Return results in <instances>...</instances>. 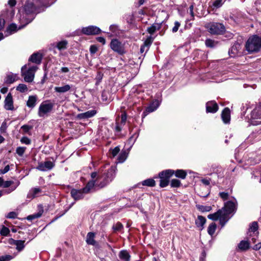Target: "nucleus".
I'll return each instance as SVG.
<instances>
[{
  "label": "nucleus",
  "instance_id": "39",
  "mask_svg": "<svg viewBox=\"0 0 261 261\" xmlns=\"http://www.w3.org/2000/svg\"><path fill=\"white\" fill-rule=\"evenodd\" d=\"M16 90L21 93H24L28 90V87L26 85L23 84H19L16 87Z\"/></svg>",
  "mask_w": 261,
  "mask_h": 261
},
{
  "label": "nucleus",
  "instance_id": "63",
  "mask_svg": "<svg viewBox=\"0 0 261 261\" xmlns=\"http://www.w3.org/2000/svg\"><path fill=\"white\" fill-rule=\"evenodd\" d=\"M260 248H261V243L260 242L257 243V244H256L255 245H254L253 247V249L254 250H258Z\"/></svg>",
  "mask_w": 261,
  "mask_h": 261
},
{
  "label": "nucleus",
  "instance_id": "52",
  "mask_svg": "<svg viewBox=\"0 0 261 261\" xmlns=\"http://www.w3.org/2000/svg\"><path fill=\"white\" fill-rule=\"evenodd\" d=\"M17 214L14 212H11L8 214L6 216L7 218L9 219H14L17 217Z\"/></svg>",
  "mask_w": 261,
  "mask_h": 261
},
{
  "label": "nucleus",
  "instance_id": "48",
  "mask_svg": "<svg viewBox=\"0 0 261 261\" xmlns=\"http://www.w3.org/2000/svg\"><path fill=\"white\" fill-rule=\"evenodd\" d=\"M26 149V147H19L16 149V153L20 156H22L25 150Z\"/></svg>",
  "mask_w": 261,
  "mask_h": 261
},
{
  "label": "nucleus",
  "instance_id": "38",
  "mask_svg": "<svg viewBox=\"0 0 261 261\" xmlns=\"http://www.w3.org/2000/svg\"><path fill=\"white\" fill-rule=\"evenodd\" d=\"M216 229V225L215 223H211L208 227L207 232L208 233L212 236Z\"/></svg>",
  "mask_w": 261,
  "mask_h": 261
},
{
  "label": "nucleus",
  "instance_id": "7",
  "mask_svg": "<svg viewBox=\"0 0 261 261\" xmlns=\"http://www.w3.org/2000/svg\"><path fill=\"white\" fill-rule=\"evenodd\" d=\"M174 174V171L166 170L160 173V186L162 188L166 187L169 184V178Z\"/></svg>",
  "mask_w": 261,
  "mask_h": 261
},
{
  "label": "nucleus",
  "instance_id": "19",
  "mask_svg": "<svg viewBox=\"0 0 261 261\" xmlns=\"http://www.w3.org/2000/svg\"><path fill=\"white\" fill-rule=\"evenodd\" d=\"M160 106V102L158 100L153 101L148 107H147L144 114L146 115L148 113L152 112L156 110Z\"/></svg>",
  "mask_w": 261,
  "mask_h": 261
},
{
  "label": "nucleus",
  "instance_id": "34",
  "mask_svg": "<svg viewBox=\"0 0 261 261\" xmlns=\"http://www.w3.org/2000/svg\"><path fill=\"white\" fill-rule=\"evenodd\" d=\"M43 213V210H40L37 213L29 215L27 217V219L28 220L32 221L35 219L40 217Z\"/></svg>",
  "mask_w": 261,
  "mask_h": 261
},
{
  "label": "nucleus",
  "instance_id": "26",
  "mask_svg": "<svg viewBox=\"0 0 261 261\" xmlns=\"http://www.w3.org/2000/svg\"><path fill=\"white\" fill-rule=\"evenodd\" d=\"M91 178H92V180L96 178V179L99 177V179H98V183H100V182L102 181H106L108 179L107 177L109 176V177L111 176V174L109 173V170L108 171V173L107 174L104 175L103 176L101 177L97 176V173L96 172H92L91 174Z\"/></svg>",
  "mask_w": 261,
  "mask_h": 261
},
{
  "label": "nucleus",
  "instance_id": "1",
  "mask_svg": "<svg viewBox=\"0 0 261 261\" xmlns=\"http://www.w3.org/2000/svg\"><path fill=\"white\" fill-rule=\"evenodd\" d=\"M36 9L32 3H27L24 6L22 10H19V13L17 15L20 24L18 27L15 23L11 24L7 29L6 36L15 33L31 22L35 18Z\"/></svg>",
  "mask_w": 261,
  "mask_h": 261
},
{
  "label": "nucleus",
  "instance_id": "14",
  "mask_svg": "<svg viewBox=\"0 0 261 261\" xmlns=\"http://www.w3.org/2000/svg\"><path fill=\"white\" fill-rule=\"evenodd\" d=\"M4 107L7 110L13 111L14 109L12 94L9 93L5 99Z\"/></svg>",
  "mask_w": 261,
  "mask_h": 261
},
{
  "label": "nucleus",
  "instance_id": "62",
  "mask_svg": "<svg viewBox=\"0 0 261 261\" xmlns=\"http://www.w3.org/2000/svg\"><path fill=\"white\" fill-rule=\"evenodd\" d=\"M96 40H97V41H98L99 42L102 43V44H105V43H106L105 39L103 37H98L96 38Z\"/></svg>",
  "mask_w": 261,
  "mask_h": 261
},
{
  "label": "nucleus",
  "instance_id": "17",
  "mask_svg": "<svg viewBox=\"0 0 261 261\" xmlns=\"http://www.w3.org/2000/svg\"><path fill=\"white\" fill-rule=\"evenodd\" d=\"M96 113L94 110H91L83 113L79 114L76 117L79 119H86L93 117Z\"/></svg>",
  "mask_w": 261,
  "mask_h": 261
},
{
  "label": "nucleus",
  "instance_id": "57",
  "mask_svg": "<svg viewBox=\"0 0 261 261\" xmlns=\"http://www.w3.org/2000/svg\"><path fill=\"white\" fill-rule=\"evenodd\" d=\"M126 115L125 113H123L121 115V123L122 124L124 125L126 121Z\"/></svg>",
  "mask_w": 261,
  "mask_h": 261
},
{
  "label": "nucleus",
  "instance_id": "29",
  "mask_svg": "<svg viewBox=\"0 0 261 261\" xmlns=\"http://www.w3.org/2000/svg\"><path fill=\"white\" fill-rule=\"evenodd\" d=\"M119 257L123 261H129L130 256L126 250H122L119 253Z\"/></svg>",
  "mask_w": 261,
  "mask_h": 261
},
{
  "label": "nucleus",
  "instance_id": "18",
  "mask_svg": "<svg viewBox=\"0 0 261 261\" xmlns=\"http://www.w3.org/2000/svg\"><path fill=\"white\" fill-rule=\"evenodd\" d=\"M258 224L256 222H252L250 225L248 230L249 236H252L253 234H255L256 237H257L258 234Z\"/></svg>",
  "mask_w": 261,
  "mask_h": 261
},
{
  "label": "nucleus",
  "instance_id": "53",
  "mask_svg": "<svg viewBox=\"0 0 261 261\" xmlns=\"http://www.w3.org/2000/svg\"><path fill=\"white\" fill-rule=\"evenodd\" d=\"M13 184V181H11V180L4 181L2 186L4 188H8V187H9Z\"/></svg>",
  "mask_w": 261,
  "mask_h": 261
},
{
  "label": "nucleus",
  "instance_id": "54",
  "mask_svg": "<svg viewBox=\"0 0 261 261\" xmlns=\"http://www.w3.org/2000/svg\"><path fill=\"white\" fill-rule=\"evenodd\" d=\"M110 30L115 34H117L118 31V27L116 25H111L110 27Z\"/></svg>",
  "mask_w": 261,
  "mask_h": 261
},
{
  "label": "nucleus",
  "instance_id": "13",
  "mask_svg": "<svg viewBox=\"0 0 261 261\" xmlns=\"http://www.w3.org/2000/svg\"><path fill=\"white\" fill-rule=\"evenodd\" d=\"M55 165L51 161H45L39 164L37 169L42 171H46L51 170Z\"/></svg>",
  "mask_w": 261,
  "mask_h": 261
},
{
  "label": "nucleus",
  "instance_id": "16",
  "mask_svg": "<svg viewBox=\"0 0 261 261\" xmlns=\"http://www.w3.org/2000/svg\"><path fill=\"white\" fill-rule=\"evenodd\" d=\"M218 106L215 101H210L206 103L207 113H215L218 111Z\"/></svg>",
  "mask_w": 261,
  "mask_h": 261
},
{
  "label": "nucleus",
  "instance_id": "8",
  "mask_svg": "<svg viewBox=\"0 0 261 261\" xmlns=\"http://www.w3.org/2000/svg\"><path fill=\"white\" fill-rule=\"evenodd\" d=\"M54 107V103L47 101L41 103L39 108L38 115L44 117L47 113L51 112Z\"/></svg>",
  "mask_w": 261,
  "mask_h": 261
},
{
  "label": "nucleus",
  "instance_id": "58",
  "mask_svg": "<svg viewBox=\"0 0 261 261\" xmlns=\"http://www.w3.org/2000/svg\"><path fill=\"white\" fill-rule=\"evenodd\" d=\"M32 128V127L27 125H24L21 126V129H23V130L25 133H27Z\"/></svg>",
  "mask_w": 261,
  "mask_h": 261
},
{
  "label": "nucleus",
  "instance_id": "51",
  "mask_svg": "<svg viewBox=\"0 0 261 261\" xmlns=\"http://www.w3.org/2000/svg\"><path fill=\"white\" fill-rule=\"evenodd\" d=\"M20 141L22 143L25 144H30L31 143V140L30 139H29L27 137H23L21 140Z\"/></svg>",
  "mask_w": 261,
  "mask_h": 261
},
{
  "label": "nucleus",
  "instance_id": "56",
  "mask_svg": "<svg viewBox=\"0 0 261 261\" xmlns=\"http://www.w3.org/2000/svg\"><path fill=\"white\" fill-rule=\"evenodd\" d=\"M11 259H12V257L11 255L0 257V261H8Z\"/></svg>",
  "mask_w": 261,
  "mask_h": 261
},
{
  "label": "nucleus",
  "instance_id": "45",
  "mask_svg": "<svg viewBox=\"0 0 261 261\" xmlns=\"http://www.w3.org/2000/svg\"><path fill=\"white\" fill-rule=\"evenodd\" d=\"M153 40V39L151 37H148L144 42V45L147 47V49H148L149 46L151 44Z\"/></svg>",
  "mask_w": 261,
  "mask_h": 261
},
{
  "label": "nucleus",
  "instance_id": "37",
  "mask_svg": "<svg viewBox=\"0 0 261 261\" xmlns=\"http://www.w3.org/2000/svg\"><path fill=\"white\" fill-rule=\"evenodd\" d=\"M175 176L177 177L185 179L187 176V173L183 170H177L175 172Z\"/></svg>",
  "mask_w": 261,
  "mask_h": 261
},
{
  "label": "nucleus",
  "instance_id": "4",
  "mask_svg": "<svg viewBox=\"0 0 261 261\" xmlns=\"http://www.w3.org/2000/svg\"><path fill=\"white\" fill-rule=\"evenodd\" d=\"M205 27L212 35H222L225 32V27L221 23L210 22L206 24Z\"/></svg>",
  "mask_w": 261,
  "mask_h": 261
},
{
  "label": "nucleus",
  "instance_id": "42",
  "mask_svg": "<svg viewBox=\"0 0 261 261\" xmlns=\"http://www.w3.org/2000/svg\"><path fill=\"white\" fill-rule=\"evenodd\" d=\"M67 42L65 41H61L58 43L57 47L59 50L64 49L66 48Z\"/></svg>",
  "mask_w": 261,
  "mask_h": 261
},
{
  "label": "nucleus",
  "instance_id": "24",
  "mask_svg": "<svg viewBox=\"0 0 261 261\" xmlns=\"http://www.w3.org/2000/svg\"><path fill=\"white\" fill-rule=\"evenodd\" d=\"M41 190L39 188H34L31 189L28 194L27 198L33 199L41 193Z\"/></svg>",
  "mask_w": 261,
  "mask_h": 261
},
{
  "label": "nucleus",
  "instance_id": "27",
  "mask_svg": "<svg viewBox=\"0 0 261 261\" xmlns=\"http://www.w3.org/2000/svg\"><path fill=\"white\" fill-rule=\"evenodd\" d=\"M71 89L69 85H65L61 87H55V91L57 93H63L69 91Z\"/></svg>",
  "mask_w": 261,
  "mask_h": 261
},
{
  "label": "nucleus",
  "instance_id": "25",
  "mask_svg": "<svg viewBox=\"0 0 261 261\" xmlns=\"http://www.w3.org/2000/svg\"><path fill=\"white\" fill-rule=\"evenodd\" d=\"M205 222L206 219L202 216H198L197 219L195 220V224L200 230L203 229V226Z\"/></svg>",
  "mask_w": 261,
  "mask_h": 261
},
{
  "label": "nucleus",
  "instance_id": "36",
  "mask_svg": "<svg viewBox=\"0 0 261 261\" xmlns=\"http://www.w3.org/2000/svg\"><path fill=\"white\" fill-rule=\"evenodd\" d=\"M142 185L143 186H146L148 187H154L155 186V182L154 179L152 178H149L143 181Z\"/></svg>",
  "mask_w": 261,
  "mask_h": 261
},
{
  "label": "nucleus",
  "instance_id": "41",
  "mask_svg": "<svg viewBox=\"0 0 261 261\" xmlns=\"http://www.w3.org/2000/svg\"><path fill=\"white\" fill-rule=\"evenodd\" d=\"M197 208L202 212H210L212 210V207L210 206H204L199 205L197 206Z\"/></svg>",
  "mask_w": 261,
  "mask_h": 261
},
{
  "label": "nucleus",
  "instance_id": "59",
  "mask_svg": "<svg viewBox=\"0 0 261 261\" xmlns=\"http://www.w3.org/2000/svg\"><path fill=\"white\" fill-rule=\"evenodd\" d=\"M97 50V47L96 46L93 45L90 47V51L91 54L95 53Z\"/></svg>",
  "mask_w": 261,
  "mask_h": 261
},
{
  "label": "nucleus",
  "instance_id": "12",
  "mask_svg": "<svg viewBox=\"0 0 261 261\" xmlns=\"http://www.w3.org/2000/svg\"><path fill=\"white\" fill-rule=\"evenodd\" d=\"M82 32L83 34L87 35H92L98 34L100 32V29L93 25H90L87 27H85L82 29Z\"/></svg>",
  "mask_w": 261,
  "mask_h": 261
},
{
  "label": "nucleus",
  "instance_id": "15",
  "mask_svg": "<svg viewBox=\"0 0 261 261\" xmlns=\"http://www.w3.org/2000/svg\"><path fill=\"white\" fill-rule=\"evenodd\" d=\"M241 50V44L239 43H234L229 50L228 53L230 56L234 57L238 55Z\"/></svg>",
  "mask_w": 261,
  "mask_h": 261
},
{
  "label": "nucleus",
  "instance_id": "32",
  "mask_svg": "<svg viewBox=\"0 0 261 261\" xmlns=\"http://www.w3.org/2000/svg\"><path fill=\"white\" fill-rule=\"evenodd\" d=\"M238 247L241 251H246L249 248L250 244L248 241H242L239 244Z\"/></svg>",
  "mask_w": 261,
  "mask_h": 261
},
{
  "label": "nucleus",
  "instance_id": "35",
  "mask_svg": "<svg viewBox=\"0 0 261 261\" xmlns=\"http://www.w3.org/2000/svg\"><path fill=\"white\" fill-rule=\"evenodd\" d=\"M24 241H15L14 242V244L16 246V249L19 251H21L24 247Z\"/></svg>",
  "mask_w": 261,
  "mask_h": 261
},
{
  "label": "nucleus",
  "instance_id": "30",
  "mask_svg": "<svg viewBox=\"0 0 261 261\" xmlns=\"http://www.w3.org/2000/svg\"><path fill=\"white\" fill-rule=\"evenodd\" d=\"M95 234L93 232H89L87 235L86 242L88 244L95 245L96 241L94 240Z\"/></svg>",
  "mask_w": 261,
  "mask_h": 261
},
{
  "label": "nucleus",
  "instance_id": "6",
  "mask_svg": "<svg viewBox=\"0 0 261 261\" xmlns=\"http://www.w3.org/2000/svg\"><path fill=\"white\" fill-rule=\"evenodd\" d=\"M237 201L236 199L229 200L224 203V206L221 210H223V214L227 221L230 218L229 215L234 213L237 210Z\"/></svg>",
  "mask_w": 261,
  "mask_h": 261
},
{
  "label": "nucleus",
  "instance_id": "31",
  "mask_svg": "<svg viewBox=\"0 0 261 261\" xmlns=\"http://www.w3.org/2000/svg\"><path fill=\"white\" fill-rule=\"evenodd\" d=\"M161 23H154L151 27L148 28L147 31L150 34H153L157 30L161 28Z\"/></svg>",
  "mask_w": 261,
  "mask_h": 261
},
{
  "label": "nucleus",
  "instance_id": "28",
  "mask_svg": "<svg viewBox=\"0 0 261 261\" xmlns=\"http://www.w3.org/2000/svg\"><path fill=\"white\" fill-rule=\"evenodd\" d=\"M37 97L36 95H32L29 97V99L27 102V106L31 108H34L36 104Z\"/></svg>",
  "mask_w": 261,
  "mask_h": 261
},
{
  "label": "nucleus",
  "instance_id": "64",
  "mask_svg": "<svg viewBox=\"0 0 261 261\" xmlns=\"http://www.w3.org/2000/svg\"><path fill=\"white\" fill-rule=\"evenodd\" d=\"M102 74H101L100 73H98L96 77V79L97 81L96 82V84H98V83L100 81V80L102 79Z\"/></svg>",
  "mask_w": 261,
  "mask_h": 261
},
{
  "label": "nucleus",
  "instance_id": "10",
  "mask_svg": "<svg viewBox=\"0 0 261 261\" xmlns=\"http://www.w3.org/2000/svg\"><path fill=\"white\" fill-rule=\"evenodd\" d=\"M208 218L214 221L219 220L220 223L222 226H224L227 222L225 216L223 214V210H219L217 212L210 214L207 216Z\"/></svg>",
  "mask_w": 261,
  "mask_h": 261
},
{
  "label": "nucleus",
  "instance_id": "46",
  "mask_svg": "<svg viewBox=\"0 0 261 261\" xmlns=\"http://www.w3.org/2000/svg\"><path fill=\"white\" fill-rule=\"evenodd\" d=\"M223 5L222 0H216L213 2L212 6L214 8H218Z\"/></svg>",
  "mask_w": 261,
  "mask_h": 261
},
{
  "label": "nucleus",
  "instance_id": "49",
  "mask_svg": "<svg viewBox=\"0 0 261 261\" xmlns=\"http://www.w3.org/2000/svg\"><path fill=\"white\" fill-rule=\"evenodd\" d=\"M9 232H10V230H9V228H8L7 227H6L5 226L3 227V228L1 230V234L3 236H7Z\"/></svg>",
  "mask_w": 261,
  "mask_h": 261
},
{
  "label": "nucleus",
  "instance_id": "47",
  "mask_svg": "<svg viewBox=\"0 0 261 261\" xmlns=\"http://www.w3.org/2000/svg\"><path fill=\"white\" fill-rule=\"evenodd\" d=\"M180 26V23L179 22L176 21L174 22V25L172 29V32L173 33H175L177 32L179 29V28Z\"/></svg>",
  "mask_w": 261,
  "mask_h": 261
},
{
  "label": "nucleus",
  "instance_id": "40",
  "mask_svg": "<svg viewBox=\"0 0 261 261\" xmlns=\"http://www.w3.org/2000/svg\"><path fill=\"white\" fill-rule=\"evenodd\" d=\"M127 157V153L125 151H122L121 152L118 157L119 162L123 163Z\"/></svg>",
  "mask_w": 261,
  "mask_h": 261
},
{
  "label": "nucleus",
  "instance_id": "3",
  "mask_svg": "<svg viewBox=\"0 0 261 261\" xmlns=\"http://www.w3.org/2000/svg\"><path fill=\"white\" fill-rule=\"evenodd\" d=\"M109 173L111 174V176L109 177V176L107 177L108 179L106 181H102L100 182V183H98V179H99V177H98L95 180H92L90 181H89L86 186L83 189V192L85 193H88L91 189H92L94 186H97L99 188H102L105 187L110 181H111L112 179L113 178L115 174V167H111L109 169Z\"/></svg>",
  "mask_w": 261,
  "mask_h": 261
},
{
  "label": "nucleus",
  "instance_id": "60",
  "mask_svg": "<svg viewBox=\"0 0 261 261\" xmlns=\"http://www.w3.org/2000/svg\"><path fill=\"white\" fill-rule=\"evenodd\" d=\"M10 170V167L9 165H7L4 169L0 170V173L1 174H5L9 171Z\"/></svg>",
  "mask_w": 261,
  "mask_h": 261
},
{
  "label": "nucleus",
  "instance_id": "20",
  "mask_svg": "<svg viewBox=\"0 0 261 261\" xmlns=\"http://www.w3.org/2000/svg\"><path fill=\"white\" fill-rule=\"evenodd\" d=\"M19 76L17 74L9 73H8L5 80V82L7 84H12L14 82L18 80Z\"/></svg>",
  "mask_w": 261,
  "mask_h": 261
},
{
  "label": "nucleus",
  "instance_id": "21",
  "mask_svg": "<svg viewBox=\"0 0 261 261\" xmlns=\"http://www.w3.org/2000/svg\"><path fill=\"white\" fill-rule=\"evenodd\" d=\"M85 194L84 192L83 189L82 190H76V189H72L71 191V196L75 199V200H79L84 197V194Z\"/></svg>",
  "mask_w": 261,
  "mask_h": 261
},
{
  "label": "nucleus",
  "instance_id": "23",
  "mask_svg": "<svg viewBox=\"0 0 261 261\" xmlns=\"http://www.w3.org/2000/svg\"><path fill=\"white\" fill-rule=\"evenodd\" d=\"M221 117L224 123H229L230 118V112L228 108L224 109L221 114Z\"/></svg>",
  "mask_w": 261,
  "mask_h": 261
},
{
  "label": "nucleus",
  "instance_id": "9",
  "mask_svg": "<svg viewBox=\"0 0 261 261\" xmlns=\"http://www.w3.org/2000/svg\"><path fill=\"white\" fill-rule=\"evenodd\" d=\"M251 123L256 125L261 124V104L259 107L255 108L251 113Z\"/></svg>",
  "mask_w": 261,
  "mask_h": 261
},
{
  "label": "nucleus",
  "instance_id": "44",
  "mask_svg": "<svg viewBox=\"0 0 261 261\" xmlns=\"http://www.w3.org/2000/svg\"><path fill=\"white\" fill-rule=\"evenodd\" d=\"M180 181L177 179H173L171 181V186L174 188H177L180 186Z\"/></svg>",
  "mask_w": 261,
  "mask_h": 261
},
{
  "label": "nucleus",
  "instance_id": "22",
  "mask_svg": "<svg viewBox=\"0 0 261 261\" xmlns=\"http://www.w3.org/2000/svg\"><path fill=\"white\" fill-rule=\"evenodd\" d=\"M42 58L41 54L37 53L33 54L29 58V61L36 64H40Z\"/></svg>",
  "mask_w": 261,
  "mask_h": 261
},
{
  "label": "nucleus",
  "instance_id": "43",
  "mask_svg": "<svg viewBox=\"0 0 261 261\" xmlns=\"http://www.w3.org/2000/svg\"><path fill=\"white\" fill-rule=\"evenodd\" d=\"M123 228V225L120 222H117L113 226V229L115 232L121 230Z\"/></svg>",
  "mask_w": 261,
  "mask_h": 261
},
{
  "label": "nucleus",
  "instance_id": "61",
  "mask_svg": "<svg viewBox=\"0 0 261 261\" xmlns=\"http://www.w3.org/2000/svg\"><path fill=\"white\" fill-rule=\"evenodd\" d=\"M5 21L3 18L0 17V31L2 30L5 25Z\"/></svg>",
  "mask_w": 261,
  "mask_h": 261
},
{
  "label": "nucleus",
  "instance_id": "55",
  "mask_svg": "<svg viewBox=\"0 0 261 261\" xmlns=\"http://www.w3.org/2000/svg\"><path fill=\"white\" fill-rule=\"evenodd\" d=\"M219 196L222 199H223L224 200H225L228 197V194L225 192H220L219 193Z\"/></svg>",
  "mask_w": 261,
  "mask_h": 261
},
{
  "label": "nucleus",
  "instance_id": "11",
  "mask_svg": "<svg viewBox=\"0 0 261 261\" xmlns=\"http://www.w3.org/2000/svg\"><path fill=\"white\" fill-rule=\"evenodd\" d=\"M110 47L112 50L119 54H122L124 53L123 45L117 39L112 40L110 43Z\"/></svg>",
  "mask_w": 261,
  "mask_h": 261
},
{
  "label": "nucleus",
  "instance_id": "5",
  "mask_svg": "<svg viewBox=\"0 0 261 261\" xmlns=\"http://www.w3.org/2000/svg\"><path fill=\"white\" fill-rule=\"evenodd\" d=\"M36 70V66L22 67L21 69V75L25 82L31 83L33 81Z\"/></svg>",
  "mask_w": 261,
  "mask_h": 261
},
{
  "label": "nucleus",
  "instance_id": "33",
  "mask_svg": "<svg viewBox=\"0 0 261 261\" xmlns=\"http://www.w3.org/2000/svg\"><path fill=\"white\" fill-rule=\"evenodd\" d=\"M205 44L206 47L214 48L218 44V42L211 39H207L205 41Z\"/></svg>",
  "mask_w": 261,
  "mask_h": 261
},
{
  "label": "nucleus",
  "instance_id": "50",
  "mask_svg": "<svg viewBox=\"0 0 261 261\" xmlns=\"http://www.w3.org/2000/svg\"><path fill=\"white\" fill-rule=\"evenodd\" d=\"M120 151V148L118 146L115 147L111 150V154L112 157H115Z\"/></svg>",
  "mask_w": 261,
  "mask_h": 261
},
{
  "label": "nucleus",
  "instance_id": "2",
  "mask_svg": "<svg viewBox=\"0 0 261 261\" xmlns=\"http://www.w3.org/2000/svg\"><path fill=\"white\" fill-rule=\"evenodd\" d=\"M245 48L250 54L258 52L261 49V37L256 35L250 36L246 42Z\"/></svg>",
  "mask_w": 261,
  "mask_h": 261
}]
</instances>
